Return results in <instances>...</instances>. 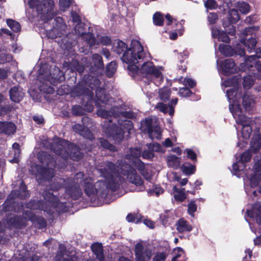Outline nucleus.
<instances>
[{
  "label": "nucleus",
  "mask_w": 261,
  "mask_h": 261,
  "mask_svg": "<svg viewBox=\"0 0 261 261\" xmlns=\"http://www.w3.org/2000/svg\"><path fill=\"white\" fill-rule=\"evenodd\" d=\"M117 172L115 165L111 163L107 165V169L101 171L102 175L106 178L105 186L107 188L115 190L118 187L117 186V178L119 175V170L121 174L126 175L127 179L132 184L136 186H141L143 180L141 177L137 174L135 170L130 165L128 164H119Z\"/></svg>",
  "instance_id": "obj_3"
},
{
  "label": "nucleus",
  "mask_w": 261,
  "mask_h": 261,
  "mask_svg": "<svg viewBox=\"0 0 261 261\" xmlns=\"http://www.w3.org/2000/svg\"><path fill=\"white\" fill-rule=\"evenodd\" d=\"M91 249L93 253L96 255V257L98 259L99 261H103V259H104V258L101 244L99 243L93 244L91 246Z\"/></svg>",
  "instance_id": "obj_24"
},
{
  "label": "nucleus",
  "mask_w": 261,
  "mask_h": 261,
  "mask_svg": "<svg viewBox=\"0 0 261 261\" xmlns=\"http://www.w3.org/2000/svg\"><path fill=\"white\" fill-rule=\"evenodd\" d=\"M173 194L175 199L179 202L183 201L187 197V193L185 192V189H178L176 186H174Z\"/></svg>",
  "instance_id": "obj_20"
},
{
  "label": "nucleus",
  "mask_w": 261,
  "mask_h": 261,
  "mask_svg": "<svg viewBox=\"0 0 261 261\" xmlns=\"http://www.w3.org/2000/svg\"><path fill=\"white\" fill-rule=\"evenodd\" d=\"M238 9L243 14L247 13L250 10L249 5L244 2H239L237 6Z\"/></svg>",
  "instance_id": "obj_33"
},
{
  "label": "nucleus",
  "mask_w": 261,
  "mask_h": 261,
  "mask_svg": "<svg viewBox=\"0 0 261 261\" xmlns=\"http://www.w3.org/2000/svg\"><path fill=\"white\" fill-rule=\"evenodd\" d=\"M4 130L3 133L7 134H13L15 132L16 126L11 122H5V126L3 128Z\"/></svg>",
  "instance_id": "obj_29"
},
{
  "label": "nucleus",
  "mask_w": 261,
  "mask_h": 261,
  "mask_svg": "<svg viewBox=\"0 0 261 261\" xmlns=\"http://www.w3.org/2000/svg\"><path fill=\"white\" fill-rule=\"evenodd\" d=\"M204 6L209 9H215L217 8V5L215 0H207L204 2Z\"/></svg>",
  "instance_id": "obj_48"
},
{
  "label": "nucleus",
  "mask_w": 261,
  "mask_h": 261,
  "mask_svg": "<svg viewBox=\"0 0 261 261\" xmlns=\"http://www.w3.org/2000/svg\"><path fill=\"white\" fill-rule=\"evenodd\" d=\"M165 17L167 19V25H175L177 26L179 25V28L176 29L175 32H171L169 34V38L171 40H175L177 39L178 35L181 36L183 33L184 29L182 26V24L181 22L178 23L176 20L173 19L169 14H167Z\"/></svg>",
  "instance_id": "obj_13"
},
{
  "label": "nucleus",
  "mask_w": 261,
  "mask_h": 261,
  "mask_svg": "<svg viewBox=\"0 0 261 261\" xmlns=\"http://www.w3.org/2000/svg\"><path fill=\"white\" fill-rule=\"evenodd\" d=\"M179 81L182 83L185 86H188L189 87L192 88L196 85V82L193 80L186 77L183 79L182 77H180L179 79Z\"/></svg>",
  "instance_id": "obj_36"
},
{
  "label": "nucleus",
  "mask_w": 261,
  "mask_h": 261,
  "mask_svg": "<svg viewBox=\"0 0 261 261\" xmlns=\"http://www.w3.org/2000/svg\"><path fill=\"white\" fill-rule=\"evenodd\" d=\"M185 152H186L187 154V156L189 159L192 160H195L196 159V154L195 153L190 149H187L185 150Z\"/></svg>",
  "instance_id": "obj_54"
},
{
  "label": "nucleus",
  "mask_w": 261,
  "mask_h": 261,
  "mask_svg": "<svg viewBox=\"0 0 261 261\" xmlns=\"http://www.w3.org/2000/svg\"><path fill=\"white\" fill-rule=\"evenodd\" d=\"M100 41L104 45H108L111 43V39L109 37L103 36L101 37Z\"/></svg>",
  "instance_id": "obj_59"
},
{
  "label": "nucleus",
  "mask_w": 261,
  "mask_h": 261,
  "mask_svg": "<svg viewBox=\"0 0 261 261\" xmlns=\"http://www.w3.org/2000/svg\"><path fill=\"white\" fill-rule=\"evenodd\" d=\"M245 64L247 66V68L253 67L256 69L258 71V73H254V76L257 78H260L261 74V62L257 61L255 56H251L248 59H247L245 62Z\"/></svg>",
  "instance_id": "obj_14"
},
{
  "label": "nucleus",
  "mask_w": 261,
  "mask_h": 261,
  "mask_svg": "<svg viewBox=\"0 0 261 261\" xmlns=\"http://www.w3.org/2000/svg\"><path fill=\"white\" fill-rule=\"evenodd\" d=\"M92 61L93 62L94 65L97 68H101L103 65L102 58L98 54H94L93 55Z\"/></svg>",
  "instance_id": "obj_37"
},
{
  "label": "nucleus",
  "mask_w": 261,
  "mask_h": 261,
  "mask_svg": "<svg viewBox=\"0 0 261 261\" xmlns=\"http://www.w3.org/2000/svg\"><path fill=\"white\" fill-rule=\"evenodd\" d=\"M261 147V135H258L255 136L252 138L251 142V149L256 152Z\"/></svg>",
  "instance_id": "obj_26"
},
{
  "label": "nucleus",
  "mask_w": 261,
  "mask_h": 261,
  "mask_svg": "<svg viewBox=\"0 0 261 261\" xmlns=\"http://www.w3.org/2000/svg\"><path fill=\"white\" fill-rule=\"evenodd\" d=\"M171 181H179L180 178L175 172H172L168 175Z\"/></svg>",
  "instance_id": "obj_58"
},
{
  "label": "nucleus",
  "mask_w": 261,
  "mask_h": 261,
  "mask_svg": "<svg viewBox=\"0 0 261 261\" xmlns=\"http://www.w3.org/2000/svg\"><path fill=\"white\" fill-rule=\"evenodd\" d=\"M223 25L225 29V31L227 32L228 34L230 35H233L234 34L235 29L232 25L227 26L225 22L223 23Z\"/></svg>",
  "instance_id": "obj_51"
},
{
  "label": "nucleus",
  "mask_w": 261,
  "mask_h": 261,
  "mask_svg": "<svg viewBox=\"0 0 261 261\" xmlns=\"http://www.w3.org/2000/svg\"><path fill=\"white\" fill-rule=\"evenodd\" d=\"M136 261H147L152 255V250L142 242L137 243L135 247Z\"/></svg>",
  "instance_id": "obj_7"
},
{
  "label": "nucleus",
  "mask_w": 261,
  "mask_h": 261,
  "mask_svg": "<svg viewBox=\"0 0 261 261\" xmlns=\"http://www.w3.org/2000/svg\"><path fill=\"white\" fill-rule=\"evenodd\" d=\"M245 167V164L240 160L232 165V171L234 174L237 172L242 170Z\"/></svg>",
  "instance_id": "obj_39"
},
{
  "label": "nucleus",
  "mask_w": 261,
  "mask_h": 261,
  "mask_svg": "<svg viewBox=\"0 0 261 261\" xmlns=\"http://www.w3.org/2000/svg\"><path fill=\"white\" fill-rule=\"evenodd\" d=\"M153 120L147 118L141 122L140 129L143 132H146L150 138L160 139L162 136V130L158 125L152 126Z\"/></svg>",
  "instance_id": "obj_6"
},
{
  "label": "nucleus",
  "mask_w": 261,
  "mask_h": 261,
  "mask_svg": "<svg viewBox=\"0 0 261 261\" xmlns=\"http://www.w3.org/2000/svg\"><path fill=\"white\" fill-rule=\"evenodd\" d=\"M33 119L38 124H41L43 123V119L42 116H35L33 117Z\"/></svg>",
  "instance_id": "obj_63"
},
{
  "label": "nucleus",
  "mask_w": 261,
  "mask_h": 261,
  "mask_svg": "<svg viewBox=\"0 0 261 261\" xmlns=\"http://www.w3.org/2000/svg\"><path fill=\"white\" fill-rule=\"evenodd\" d=\"M110 114V113H108L106 110H98L97 112L98 115L102 117H108L109 116L112 115H115V114H114L113 112L111 113Z\"/></svg>",
  "instance_id": "obj_56"
},
{
  "label": "nucleus",
  "mask_w": 261,
  "mask_h": 261,
  "mask_svg": "<svg viewBox=\"0 0 261 261\" xmlns=\"http://www.w3.org/2000/svg\"><path fill=\"white\" fill-rule=\"evenodd\" d=\"M101 145L105 148H109L110 150L113 149V147L106 140H102L101 141Z\"/></svg>",
  "instance_id": "obj_60"
},
{
  "label": "nucleus",
  "mask_w": 261,
  "mask_h": 261,
  "mask_svg": "<svg viewBox=\"0 0 261 261\" xmlns=\"http://www.w3.org/2000/svg\"><path fill=\"white\" fill-rule=\"evenodd\" d=\"M153 23L156 25H161L163 22V16L159 12L155 13L153 17Z\"/></svg>",
  "instance_id": "obj_38"
},
{
  "label": "nucleus",
  "mask_w": 261,
  "mask_h": 261,
  "mask_svg": "<svg viewBox=\"0 0 261 261\" xmlns=\"http://www.w3.org/2000/svg\"><path fill=\"white\" fill-rule=\"evenodd\" d=\"M159 94L162 100H167L170 96V92L169 89L167 88L161 89L159 91Z\"/></svg>",
  "instance_id": "obj_44"
},
{
  "label": "nucleus",
  "mask_w": 261,
  "mask_h": 261,
  "mask_svg": "<svg viewBox=\"0 0 261 261\" xmlns=\"http://www.w3.org/2000/svg\"><path fill=\"white\" fill-rule=\"evenodd\" d=\"M218 49L221 53L226 56H231L234 54H238L241 56L244 55V50L241 48L240 44L237 45L236 50L232 49L229 45L224 44H220Z\"/></svg>",
  "instance_id": "obj_12"
},
{
  "label": "nucleus",
  "mask_w": 261,
  "mask_h": 261,
  "mask_svg": "<svg viewBox=\"0 0 261 261\" xmlns=\"http://www.w3.org/2000/svg\"><path fill=\"white\" fill-rule=\"evenodd\" d=\"M250 158L251 154L250 151H246L242 154L240 160L245 164V163L249 161Z\"/></svg>",
  "instance_id": "obj_49"
},
{
  "label": "nucleus",
  "mask_w": 261,
  "mask_h": 261,
  "mask_svg": "<svg viewBox=\"0 0 261 261\" xmlns=\"http://www.w3.org/2000/svg\"><path fill=\"white\" fill-rule=\"evenodd\" d=\"M239 70L233 60L231 59H226L222 62L219 67L220 73L226 75L238 72Z\"/></svg>",
  "instance_id": "obj_10"
},
{
  "label": "nucleus",
  "mask_w": 261,
  "mask_h": 261,
  "mask_svg": "<svg viewBox=\"0 0 261 261\" xmlns=\"http://www.w3.org/2000/svg\"><path fill=\"white\" fill-rule=\"evenodd\" d=\"M181 163L180 158L173 154H170L167 157V164L168 167L173 169L179 167Z\"/></svg>",
  "instance_id": "obj_16"
},
{
  "label": "nucleus",
  "mask_w": 261,
  "mask_h": 261,
  "mask_svg": "<svg viewBox=\"0 0 261 261\" xmlns=\"http://www.w3.org/2000/svg\"><path fill=\"white\" fill-rule=\"evenodd\" d=\"M71 14L73 21L75 22H77L76 25L74 27L75 33L77 35L81 36L84 38L87 39V37H88L89 38V40L88 41V43L90 45H93L94 42V39L92 37L91 34H87L84 32L83 23L79 22L80 17L79 15L74 12H72Z\"/></svg>",
  "instance_id": "obj_8"
},
{
  "label": "nucleus",
  "mask_w": 261,
  "mask_h": 261,
  "mask_svg": "<svg viewBox=\"0 0 261 261\" xmlns=\"http://www.w3.org/2000/svg\"><path fill=\"white\" fill-rule=\"evenodd\" d=\"M127 48L125 43L120 40H115L113 43V51L118 54L123 53Z\"/></svg>",
  "instance_id": "obj_22"
},
{
  "label": "nucleus",
  "mask_w": 261,
  "mask_h": 261,
  "mask_svg": "<svg viewBox=\"0 0 261 261\" xmlns=\"http://www.w3.org/2000/svg\"><path fill=\"white\" fill-rule=\"evenodd\" d=\"M179 94L181 96L186 97L190 96L191 94V91L186 88H182L180 89L179 91Z\"/></svg>",
  "instance_id": "obj_52"
},
{
  "label": "nucleus",
  "mask_w": 261,
  "mask_h": 261,
  "mask_svg": "<svg viewBox=\"0 0 261 261\" xmlns=\"http://www.w3.org/2000/svg\"><path fill=\"white\" fill-rule=\"evenodd\" d=\"M96 95L99 100L101 101L102 102H107V100L106 99V95H105L104 96H100L99 94L98 91H96Z\"/></svg>",
  "instance_id": "obj_62"
},
{
  "label": "nucleus",
  "mask_w": 261,
  "mask_h": 261,
  "mask_svg": "<svg viewBox=\"0 0 261 261\" xmlns=\"http://www.w3.org/2000/svg\"><path fill=\"white\" fill-rule=\"evenodd\" d=\"M140 216L138 215L129 214L126 217V220L129 222H134L136 223L140 222Z\"/></svg>",
  "instance_id": "obj_45"
},
{
  "label": "nucleus",
  "mask_w": 261,
  "mask_h": 261,
  "mask_svg": "<svg viewBox=\"0 0 261 261\" xmlns=\"http://www.w3.org/2000/svg\"><path fill=\"white\" fill-rule=\"evenodd\" d=\"M166 255L163 252L156 253L153 257L152 261H165Z\"/></svg>",
  "instance_id": "obj_50"
},
{
  "label": "nucleus",
  "mask_w": 261,
  "mask_h": 261,
  "mask_svg": "<svg viewBox=\"0 0 261 261\" xmlns=\"http://www.w3.org/2000/svg\"><path fill=\"white\" fill-rule=\"evenodd\" d=\"M141 155V150L138 148H132L130 149V154H127L126 158L128 160H131L133 165L136 167L139 171L142 172L144 169L145 165L138 158Z\"/></svg>",
  "instance_id": "obj_11"
},
{
  "label": "nucleus",
  "mask_w": 261,
  "mask_h": 261,
  "mask_svg": "<svg viewBox=\"0 0 261 261\" xmlns=\"http://www.w3.org/2000/svg\"><path fill=\"white\" fill-rule=\"evenodd\" d=\"M242 103L246 110H249L254 104V100L250 95L245 94L242 98Z\"/></svg>",
  "instance_id": "obj_27"
},
{
  "label": "nucleus",
  "mask_w": 261,
  "mask_h": 261,
  "mask_svg": "<svg viewBox=\"0 0 261 261\" xmlns=\"http://www.w3.org/2000/svg\"><path fill=\"white\" fill-rule=\"evenodd\" d=\"M28 4L33 10L48 19L53 16L54 2L53 0H29Z\"/></svg>",
  "instance_id": "obj_4"
},
{
  "label": "nucleus",
  "mask_w": 261,
  "mask_h": 261,
  "mask_svg": "<svg viewBox=\"0 0 261 261\" xmlns=\"http://www.w3.org/2000/svg\"><path fill=\"white\" fill-rule=\"evenodd\" d=\"M72 0H59V6L60 10L65 11L69 8Z\"/></svg>",
  "instance_id": "obj_42"
},
{
  "label": "nucleus",
  "mask_w": 261,
  "mask_h": 261,
  "mask_svg": "<svg viewBox=\"0 0 261 261\" xmlns=\"http://www.w3.org/2000/svg\"><path fill=\"white\" fill-rule=\"evenodd\" d=\"M253 80L251 75L245 76L244 79L243 85L245 88H250L253 84Z\"/></svg>",
  "instance_id": "obj_43"
},
{
  "label": "nucleus",
  "mask_w": 261,
  "mask_h": 261,
  "mask_svg": "<svg viewBox=\"0 0 261 261\" xmlns=\"http://www.w3.org/2000/svg\"><path fill=\"white\" fill-rule=\"evenodd\" d=\"M148 148L149 150H151L152 152L153 151L159 152L161 153H164L165 152V149H164L159 144L153 143L149 144L147 145Z\"/></svg>",
  "instance_id": "obj_31"
},
{
  "label": "nucleus",
  "mask_w": 261,
  "mask_h": 261,
  "mask_svg": "<svg viewBox=\"0 0 261 261\" xmlns=\"http://www.w3.org/2000/svg\"><path fill=\"white\" fill-rule=\"evenodd\" d=\"M155 108L164 113H169L170 116L173 115L174 113V108L170 105L167 106L163 103H158Z\"/></svg>",
  "instance_id": "obj_25"
},
{
  "label": "nucleus",
  "mask_w": 261,
  "mask_h": 261,
  "mask_svg": "<svg viewBox=\"0 0 261 261\" xmlns=\"http://www.w3.org/2000/svg\"><path fill=\"white\" fill-rule=\"evenodd\" d=\"M255 30V28L249 27L245 29L244 31L243 34L244 35H247L248 34H252L253 31Z\"/></svg>",
  "instance_id": "obj_64"
},
{
  "label": "nucleus",
  "mask_w": 261,
  "mask_h": 261,
  "mask_svg": "<svg viewBox=\"0 0 261 261\" xmlns=\"http://www.w3.org/2000/svg\"><path fill=\"white\" fill-rule=\"evenodd\" d=\"M7 23L13 31L17 32L20 31V25L18 22L12 19H8Z\"/></svg>",
  "instance_id": "obj_32"
},
{
  "label": "nucleus",
  "mask_w": 261,
  "mask_h": 261,
  "mask_svg": "<svg viewBox=\"0 0 261 261\" xmlns=\"http://www.w3.org/2000/svg\"><path fill=\"white\" fill-rule=\"evenodd\" d=\"M180 169L185 174L189 175L195 173L196 167L190 163L186 162L180 166Z\"/></svg>",
  "instance_id": "obj_23"
},
{
  "label": "nucleus",
  "mask_w": 261,
  "mask_h": 261,
  "mask_svg": "<svg viewBox=\"0 0 261 261\" xmlns=\"http://www.w3.org/2000/svg\"><path fill=\"white\" fill-rule=\"evenodd\" d=\"M241 80L238 77L229 78L222 83V86L230 89L226 90V96L229 102V110L236 123L241 127L242 141L248 139L252 132L251 121L243 114L239 103L242 90L240 87Z\"/></svg>",
  "instance_id": "obj_2"
},
{
  "label": "nucleus",
  "mask_w": 261,
  "mask_h": 261,
  "mask_svg": "<svg viewBox=\"0 0 261 261\" xmlns=\"http://www.w3.org/2000/svg\"><path fill=\"white\" fill-rule=\"evenodd\" d=\"M118 123L120 125V129L113 130L112 135L113 138L116 140L121 139L123 138L124 133L127 131L130 133V131L133 128L132 122L127 120L124 119V120H118Z\"/></svg>",
  "instance_id": "obj_9"
},
{
  "label": "nucleus",
  "mask_w": 261,
  "mask_h": 261,
  "mask_svg": "<svg viewBox=\"0 0 261 261\" xmlns=\"http://www.w3.org/2000/svg\"><path fill=\"white\" fill-rule=\"evenodd\" d=\"M84 126H83L81 124H75L73 126L72 128L76 133L80 134L85 137L91 139L92 136L91 133L88 130L87 126L85 123H84Z\"/></svg>",
  "instance_id": "obj_17"
},
{
  "label": "nucleus",
  "mask_w": 261,
  "mask_h": 261,
  "mask_svg": "<svg viewBox=\"0 0 261 261\" xmlns=\"http://www.w3.org/2000/svg\"><path fill=\"white\" fill-rule=\"evenodd\" d=\"M241 42L242 43L244 44L245 46L248 47L249 52H251V50L254 49L256 43L255 39L253 38H251L248 39L246 41L242 39L241 40Z\"/></svg>",
  "instance_id": "obj_28"
},
{
  "label": "nucleus",
  "mask_w": 261,
  "mask_h": 261,
  "mask_svg": "<svg viewBox=\"0 0 261 261\" xmlns=\"http://www.w3.org/2000/svg\"><path fill=\"white\" fill-rule=\"evenodd\" d=\"M13 149L14 150L16 156L10 161L11 163H17L18 162V157L20 154L19 145L15 143L13 144Z\"/></svg>",
  "instance_id": "obj_41"
},
{
  "label": "nucleus",
  "mask_w": 261,
  "mask_h": 261,
  "mask_svg": "<svg viewBox=\"0 0 261 261\" xmlns=\"http://www.w3.org/2000/svg\"><path fill=\"white\" fill-rule=\"evenodd\" d=\"M197 210V205L194 201H191L188 204V213L192 216H194V213Z\"/></svg>",
  "instance_id": "obj_47"
},
{
  "label": "nucleus",
  "mask_w": 261,
  "mask_h": 261,
  "mask_svg": "<svg viewBox=\"0 0 261 261\" xmlns=\"http://www.w3.org/2000/svg\"><path fill=\"white\" fill-rule=\"evenodd\" d=\"M248 216L255 219L256 222L261 225V206L254 207L251 211H247Z\"/></svg>",
  "instance_id": "obj_18"
},
{
  "label": "nucleus",
  "mask_w": 261,
  "mask_h": 261,
  "mask_svg": "<svg viewBox=\"0 0 261 261\" xmlns=\"http://www.w3.org/2000/svg\"><path fill=\"white\" fill-rule=\"evenodd\" d=\"M229 21L234 23L240 19L239 15L236 9H231L229 12Z\"/></svg>",
  "instance_id": "obj_30"
},
{
  "label": "nucleus",
  "mask_w": 261,
  "mask_h": 261,
  "mask_svg": "<svg viewBox=\"0 0 261 261\" xmlns=\"http://www.w3.org/2000/svg\"><path fill=\"white\" fill-rule=\"evenodd\" d=\"M176 142V138L175 137H171V138H166L163 142L162 144L165 147H170L173 146Z\"/></svg>",
  "instance_id": "obj_40"
},
{
  "label": "nucleus",
  "mask_w": 261,
  "mask_h": 261,
  "mask_svg": "<svg viewBox=\"0 0 261 261\" xmlns=\"http://www.w3.org/2000/svg\"><path fill=\"white\" fill-rule=\"evenodd\" d=\"M150 192L151 194L158 196L164 192V190L160 187H155L153 190H150Z\"/></svg>",
  "instance_id": "obj_55"
},
{
  "label": "nucleus",
  "mask_w": 261,
  "mask_h": 261,
  "mask_svg": "<svg viewBox=\"0 0 261 261\" xmlns=\"http://www.w3.org/2000/svg\"><path fill=\"white\" fill-rule=\"evenodd\" d=\"M142 156L144 159H150L154 156V154L151 150L148 151L145 150L142 153Z\"/></svg>",
  "instance_id": "obj_57"
},
{
  "label": "nucleus",
  "mask_w": 261,
  "mask_h": 261,
  "mask_svg": "<svg viewBox=\"0 0 261 261\" xmlns=\"http://www.w3.org/2000/svg\"><path fill=\"white\" fill-rule=\"evenodd\" d=\"M212 34L214 38H216L220 41L225 42H228L229 41V38L227 34L218 28H213L212 29Z\"/></svg>",
  "instance_id": "obj_15"
},
{
  "label": "nucleus",
  "mask_w": 261,
  "mask_h": 261,
  "mask_svg": "<svg viewBox=\"0 0 261 261\" xmlns=\"http://www.w3.org/2000/svg\"><path fill=\"white\" fill-rule=\"evenodd\" d=\"M174 256L173 257L172 261H184L183 260L179 259V258L184 257V253L182 249L179 247L176 248L174 250Z\"/></svg>",
  "instance_id": "obj_34"
},
{
  "label": "nucleus",
  "mask_w": 261,
  "mask_h": 261,
  "mask_svg": "<svg viewBox=\"0 0 261 261\" xmlns=\"http://www.w3.org/2000/svg\"><path fill=\"white\" fill-rule=\"evenodd\" d=\"M37 169V174H40L43 178L49 179L50 177H51L52 176H49L48 175L49 171H47L44 169H41L39 167L37 166L36 167Z\"/></svg>",
  "instance_id": "obj_46"
},
{
  "label": "nucleus",
  "mask_w": 261,
  "mask_h": 261,
  "mask_svg": "<svg viewBox=\"0 0 261 261\" xmlns=\"http://www.w3.org/2000/svg\"><path fill=\"white\" fill-rule=\"evenodd\" d=\"M23 93L18 87H14L10 91V96L11 100L14 102H19L23 96Z\"/></svg>",
  "instance_id": "obj_19"
},
{
  "label": "nucleus",
  "mask_w": 261,
  "mask_h": 261,
  "mask_svg": "<svg viewBox=\"0 0 261 261\" xmlns=\"http://www.w3.org/2000/svg\"><path fill=\"white\" fill-rule=\"evenodd\" d=\"M116 70V63L112 62L107 66L106 73L107 76L111 77Z\"/></svg>",
  "instance_id": "obj_35"
},
{
  "label": "nucleus",
  "mask_w": 261,
  "mask_h": 261,
  "mask_svg": "<svg viewBox=\"0 0 261 261\" xmlns=\"http://www.w3.org/2000/svg\"><path fill=\"white\" fill-rule=\"evenodd\" d=\"M207 19L210 23H215L218 19V15L215 13H211L207 16Z\"/></svg>",
  "instance_id": "obj_53"
},
{
  "label": "nucleus",
  "mask_w": 261,
  "mask_h": 261,
  "mask_svg": "<svg viewBox=\"0 0 261 261\" xmlns=\"http://www.w3.org/2000/svg\"><path fill=\"white\" fill-rule=\"evenodd\" d=\"M58 145L57 148L54 147V151L58 154H62V152H67L73 160H78L79 156V148L72 144L69 143L68 142L63 140L60 139H58Z\"/></svg>",
  "instance_id": "obj_5"
},
{
  "label": "nucleus",
  "mask_w": 261,
  "mask_h": 261,
  "mask_svg": "<svg viewBox=\"0 0 261 261\" xmlns=\"http://www.w3.org/2000/svg\"><path fill=\"white\" fill-rule=\"evenodd\" d=\"M150 54L145 51L140 42L133 40L129 48L124 53L122 61L127 64L129 71L135 73L140 72L149 79L156 86H159L163 81L164 68L155 66L151 61Z\"/></svg>",
  "instance_id": "obj_1"
},
{
  "label": "nucleus",
  "mask_w": 261,
  "mask_h": 261,
  "mask_svg": "<svg viewBox=\"0 0 261 261\" xmlns=\"http://www.w3.org/2000/svg\"><path fill=\"white\" fill-rule=\"evenodd\" d=\"M144 223L145 225H146L147 226L150 228H154V223L153 222L150 221V220L145 219L144 220Z\"/></svg>",
  "instance_id": "obj_61"
},
{
  "label": "nucleus",
  "mask_w": 261,
  "mask_h": 261,
  "mask_svg": "<svg viewBox=\"0 0 261 261\" xmlns=\"http://www.w3.org/2000/svg\"><path fill=\"white\" fill-rule=\"evenodd\" d=\"M177 229L179 232L190 231L192 230V226L184 219H180L176 224Z\"/></svg>",
  "instance_id": "obj_21"
}]
</instances>
